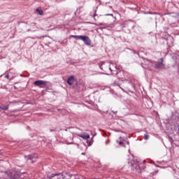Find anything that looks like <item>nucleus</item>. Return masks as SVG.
<instances>
[{
  "label": "nucleus",
  "instance_id": "6ab92c4d",
  "mask_svg": "<svg viewBox=\"0 0 179 179\" xmlns=\"http://www.w3.org/2000/svg\"><path fill=\"white\" fill-rule=\"evenodd\" d=\"M106 143H108V141H107Z\"/></svg>",
  "mask_w": 179,
  "mask_h": 179
},
{
  "label": "nucleus",
  "instance_id": "2eb2a0df",
  "mask_svg": "<svg viewBox=\"0 0 179 179\" xmlns=\"http://www.w3.org/2000/svg\"><path fill=\"white\" fill-rule=\"evenodd\" d=\"M73 143H66L67 145H72Z\"/></svg>",
  "mask_w": 179,
  "mask_h": 179
},
{
  "label": "nucleus",
  "instance_id": "7ed1b4c3",
  "mask_svg": "<svg viewBox=\"0 0 179 179\" xmlns=\"http://www.w3.org/2000/svg\"><path fill=\"white\" fill-rule=\"evenodd\" d=\"M82 41L86 44V45H90L92 44V41L90 40V38L89 36H83L81 37Z\"/></svg>",
  "mask_w": 179,
  "mask_h": 179
},
{
  "label": "nucleus",
  "instance_id": "0eeeda50",
  "mask_svg": "<svg viewBox=\"0 0 179 179\" xmlns=\"http://www.w3.org/2000/svg\"><path fill=\"white\" fill-rule=\"evenodd\" d=\"M164 15H170L171 17H179V13H169Z\"/></svg>",
  "mask_w": 179,
  "mask_h": 179
},
{
  "label": "nucleus",
  "instance_id": "4468645a",
  "mask_svg": "<svg viewBox=\"0 0 179 179\" xmlns=\"http://www.w3.org/2000/svg\"><path fill=\"white\" fill-rule=\"evenodd\" d=\"M5 78H6V79H9V76L7 75V76H5Z\"/></svg>",
  "mask_w": 179,
  "mask_h": 179
},
{
  "label": "nucleus",
  "instance_id": "20e7f679",
  "mask_svg": "<svg viewBox=\"0 0 179 179\" xmlns=\"http://www.w3.org/2000/svg\"><path fill=\"white\" fill-rule=\"evenodd\" d=\"M75 83V77L73 76H70L68 79H67V83L68 85H69L70 86H72V85H73V83Z\"/></svg>",
  "mask_w": 179,
  "mask_h": 179
},
{
  "label": "nucleus",
  "instance_id": "39448f33",
  "mask_svg": "<svg viewBox=\"0 0 179 179\" xmlns=\"http://www.w3.org/2000/svg\"><path fill=\"white\" fill-rule=\"evenodd\" d=\"M45 83H47V82L40 80L35 81L34 83V85H35V86H39L40 87L43 85H45Z\"/></svg>",
  "mask_w": 179,
  "mask_h": 179
},
{
  "label": "nucleus",
  "instance_id": "9b49d317",
  "mask_svg": "<svg viewBox=\"0 0 179 179\" xmlns=\"http://www.w3.org/2000/svg\"><path fill=\"white\" fill-rule=\"evenodd\" d=\"M120 141H117V143H119L120 146H122L124 145V142H122V138H120Z\"/></svg>",
  "mask_w": 179,
  "mask_h": 179
},
{
  "label": "nucleus",
  "instance_id": "a211bd4d",
  "mask_svg": "<svg viewBox=\"0 0 179 179\" xmlns=\"http://www.w3.org/2000/svg\"><path fill=\"white\" fill-rule=\"evenodd\" d=\"M65 131H68V129H66Z\"/></svg>",
  "mask_w": 179,
  "mask_h": 179
},
{
  "label": "nucleus",
  "instance_id": "423d86ee",
  "mask_svg": "<svg viewBox=\"0 0 179 179\" xmlns=\"http://www.w3.org/2000/svg\"><path fill=\"white\" fill-rule=\"evenodd\" d=\"M78 136L80 138H82L83 139H89L90 138V136L87 134V133H83L82 134H78Z\"/></svg>",
  "mask_w": 179,
  "mask_h": 179
},
{
  "label": "nucleus",
  "instance_id": "9d476101",
  "mask_svg": "<svg viewBox=\"0 0 179 179\" xmlns=\"http://www.w3.org/2000/svg\"><path fill=\"white\" fill-rule=\"evenodd\" d=\"M9 108V105H5V106H1L0 109L3 110L4 111H6Z\"/></svg>",
  "mask_w": 179,
  "mask_h": 179
},
{
  "label": "nucleus",
  "instance_id": "f8f14e48",
  "mask_svg": "<svg viewBox=\"0 0 179 179\" xmlns=\"http://www.w3.org/2000/svg\"><path fill=\"white\" fill-rule=\"evenodd\" d=\"M144 139H145V141H148V139H149V135L145 134L144 135Z\"/></svg>",
  "mask_w": 179,
  "mask_h": 179
},
{
  "label": "nucleus",
  "instance_id": "f257e3e1",
  "mask_svg": "<svg viewBox=\"0 0 179 179\" xmlns=\"http://www.w3.org/2000/svg\"><path fill=\"white\" fill-rule=\"evenodd\" d=\"M148 66H155L157 69H163V67L164 66L163 64V58L160 59L159 62H152V61H148Z\"/></svg>",
  "mask_w": 179,
  "mask_h": 179
},
{
  "label": "nucleus",
  "instance_id": "f3484780",
  "mask_svg": "<svg viewBox=\"0 0 179 179\" xmlns=\"http://www.w3.org/2000/svg\"><path fill=\"white\" fill-rule=\"evenodd\" d=\"M103 23H101V24H100V26H103Z\"/></svg>",
  "mask_w": 179,
  "mask_h": 179
},
{
  "label": "nucleus",
  "instance_id": "f03ea898",
  "mask_svg": "<svg viewBox=\"0 0 179 179\" xmlns=\"http://www.w3.org/2000/svg\"><path fill=\"white\" fill-rule=\"evenodd\" d=\"M6 174H7V177L10 179H17L20 177L19 173L15 171H13V172L8 171V172H6Z\"/></svg>",
  "mask_w": 179,
  "mask_h": 179
},
{
  "label": "nucleus",
  "instance_id": "1a4fd4ad",
  "mask_svg": "<svg viewBox=\"0 0 179 179\" xmlns=\"http://www.w3.org/2000/svg\"><path fill=\"white\" fill-rule=\"evenodd\" d=\"M71 37L76 38V40H82L83 36L71 35Z\"/></svg>",
  "mask_w": 179,
  "mask_h": 179
},
{
  "label": "nucleus",
  "instance_id": "dca6fc26",
  "mask_svg": "<svg viewBox=\"0 0 179 179\" xmlns=\"http://www.w3.org/2000/svg\"><path fill=\"white\" fill-rule=\"evenodd\" d=\"M108 16H113V14H108Z\"/></svg>",
  "mask_w": 179,
  "mask_h": 179
},
{
  "label": "nucleus",
  "instance_id": "aec40b11",
  "mask_svg": "<svg viewBox=\"0 0 179 179\" xmlns=\"http://www.w3.org/2000/svg\"><path fill=\"white\" fill-rule=\"evenodd\" d=\"M30 159H31V156H30Z\"/></svg>",
  "mask_w": 179,
  "mask_h": 179
},
{
  "label": "nucleus",
  "instance_id": "6e6552de",
  "mask_svg": "<svg viewBox=\"0 0 179 179\" xmlns=\"http://www.w3.org/2000/svg\"><path fill=\"white\" fill-rule=\"evenodd\" d=\"M36 12L38 13V15H40V16H43V15H44V12L40 8H36Z\"/></svg>",
  "mask_w": 179,
  "mask_h": 179
},
{
  "label": "nucleus",
  "instance_id": "ddd939ff",
  "mask_svg": "<svg viewBox=\"0 0 179 179\" xmlns=\"http://www.w3.org/2000/svg\"><path fill=\"white\" fill-rule=\"evenodd\" d=\"M93 17H94V20H97V17H99L97 16V15L94 14L93 15Z\"/></svg>",
  "mask_w": 179,
  "mask_h": 179
}]
</instances>
